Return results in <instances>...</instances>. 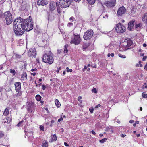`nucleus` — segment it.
I'll use <instances>...</instances> for the list:
<instances>
[{"label":"nucleus","mask_w":147,"mask_h":147,"mask_svg":"<svg viewBox=\"0 0 147 147\" xmlns=\"http://www.w3.org/2000/svg\"><path fill=\"white\" fill-rule=\"evenodd\" d=\"M13 30L20 31L21 28L26 31H29L33 28L32 19H23L20 17L15 19L13 22Z\"/></svg>","instance_id":"1"},{"label":"nucleus","mask_w":147,"mask_h":147,"mask_svg":"<svg viewBox=\"0 0 147 147\" xmlns=\"http://www.w3.org/2000/svg\"><path fill=\"white\" fill-rule=\"evenodd\" d=\"M42 61L43 62L49 64H52L54 61L53 54L51 52L49 51L48 53H45L43 55L42 57Z\"/></svg>","instance_id":"2"},{"label":"nucleus","mask_w":147,"mask_h":147,"mask_svg":"<svg viewBox=\"0 0 147 147\" xmlns=\"http://www.w3.org/2000/svg\"><path fill=\"white\" fill-rule=\"evenodd\" d=\"M4 15L6 20V23L7 25L11 24L13 22V18L12 14L9 11L5 12Z\"/></svg>","instance_id":"3"},{"label":"nucleus","mask_w":147,"mask_h":147,"mask_svg":"<svg viewBox=\"0 0 147 147\" xmlns=\"http://www.w3.org/2000/svg\"><path fill=\"white\" fill-rule=\"evenodd\" d=\"M115 30L117 33H123L125 31L126 28L121 23L117 24L115 26Z\"/></svg>","instance_id":"4"},{"label":"nucleus","mask_w":147,"mask_h":147,"mask_svg":"<svg viewBox=\"0 0 147 147\" xmlns=\"http://www.w3.org/2000/svg\"><path fill=\"white\" fill-rule=\"evenodd\" d=\"M93 35L92 30L90 29L87 30L84 33L83 36L84 38L86 40H88L92 37Z\"/></svg>","instance_id":"5"},{"label":"nucleus","mask_w":147,"mask_h":147,"mask_svg":"<svg viewBox=\"0 0 147 147\" xmlns=\"http://www.w3.org/2000/svg\"><path fill=\"white\" fill-rule=\"evenodd\" d=\"M59 3L62 8H66L68 7L71 4L70 0H59Z\"/></svg>","instance_id":"6"},{"label":"nucleus","mask_w":147,"mask_h":147,"mask_svg":"<svg viewBox=\"0 0 147 147\" xmlns=\"http://www.w3.org/2000/svg\"><path fill=\"white\" fill-rule=\"evenodd\" d=\"M36 105L32 102H29L27 105V110L28 112L32 113L34 112Z\"/></svg>","instance_id":"7"},{"label":"nucleus","mask_w":147,"mask_h":147,"mask_svg":"<svg viewBox=\"0 0 147 147\" xmlns=\"http://www.w3.org/2000/svg\"><path fill=\"white\" fill-rule=\"evenodd\" d=\"M81 41L80 36L78 35L74 34V38L71 41V43H74L75 45H77L80 43Z\"/></svg>","instance_id":"8"},{"label":"nucleus","mask_w":147,"mask_h":147,"mask_svg":"<svg viewBox=\"0 0 147 147\" xmlns=\"http://www.w3.org/2000/svg\"><path fill=\"white\" fill-rule=\"evenodd\" d=\"M116 4V0H110L105 3V5L108 8L114 6Z\"/></svg>","instance_id":"9"},{"label":"nucleus","mask_w":147,"mask_h":147,"mask_svg":"<svg viewBox=\"0 0 147 147\" xmlns=\"http://www.w3.org/2000/svg\"><path fill=\"white\" fill-rule=\"evenodd\" d=\"M126 11V9L123 6L120 7L117 11V15L119 16H122L123 14L125 13Z\"/></svg>","instance_id":"10"},{"label":"nucleus","mask_w":147,"mask_h":147,"mask_svg":"<svg viewBox=\"0 0 147 147\" xmlns=\"http://www.w3.org/2000/svg\"><path fill=\"white\" fill-rule=\"evenodd\" d=\"M28 55L29 56H34L35 57L36 55V49L35 48L30 49L28 52Z\"/></svg>","instance_id":"11"},{"label":"nucleus","mask_w":147,"mask_h":147,"mask_svg":"<svg viewBox=\"0 0 147 147\" xmlns=\"http://www.w3.org/2000/svg\"><path fill=\"white\" fill-rule=\"evenodd\" d=\"M48 3L47 0H38L37 4L38 5L44 6L47 4Z\"/></svg>","instance_id":"12"},{"label":"nucleus","mask_w":147,"mask_h":147,"mask_svg":"<svg viewBox=\"0 0 147 147\" xmlns=\"http://www.w3.org/2000/svg\"><path fill=\"white\" fill-rule=\"evenodd\" d=\"M135 20L130 21L128 24V28L129 30H131L133 28Z\"/></svg>","instance_id":"13"},{"label":"nucleus","mask_w":147,"mask_h":147,"mask_svg":"<svg viewBox=\"0 0 147 147\" xmlns=\"http://www.w3.org/2000/svg\"><path fill=\"white\" fill-rule=\"evenodd\" d=\"M21 83L20 82H16L15 83L14 85L15 87L16 90L17 92H18L21 89Z\"/></svg>","instance_id":"14"},{"label":"nucleus","mask_w":147,"mask_h":147,"mask_svg":"<svg viewBox=\"0 0 147 147\" xmlns=\"http://www.w3.org/2000/svg\"><path fill=\"white\" fill-rule=\"evenodd\" d=\"M50 10L52 11L54 10L56 8L55 4L53 2L50 3L49 5Z\"/></svg>","instance_id":"15"},{"label":"nucleus","mask_w":147,"mask_h":147,"mask_svg":"<svg viewBox=\"0 0 147 147\" xmlns=\"http://www.w3.org/2000/svg\"><path fill=\"white\" fill-rule=\"evenodd\" d=\"M21 30L20 31H16L14 30V32L15 34L17 36H20L22 35L24 32V30L22 28H21Z\"/></svg>","instance_id":"16"},{"label":"nucleus","mask_w":147,"mask_h":147,"mask_svg":"<svg viewBox=\"0 0 147 147\" xmlns=\"http://www.w3.org/2000/svg\"><path fill=\"white\" fill-rule=\"evenodd\" d=\"M142 24L141 23H139L138 24H136L135 28L137 31H140L142 26Z\"/></svg>","instance_id":"17"},{"label":"nucleus","mask_w":147,"mask_h":147,"mask_svg":"<svg viewBox=\"0 0 147 147\" xmlns=\"http://www.w3.org/2000/svg\"><path fill=\"white\" fill-rule=\"evenodd\" d=\"M119 50L120 51H125L126 50L129 49H131V48H129V47H119Z\"/></svg>","instance_id":"18"},{"label":"nucleus","mask_w":147,"mask_h":147,"mask_svg":"<svg viewBox=\"0 0 147 147\" xmlns=\"http://www.w3.org/2000/svg\"><path fill=\"white\" fill-rule=\"evenodd\" d=\"M135 44L133 41L130 40H128L127 42V45L126 46H135Z\"/></svg>","instance_id":"19"},{"label":"nucleus","mask_w":147,"mask_h":147,"mask_svg":"<svg viewBox=\"0 0 147 147\" xmlns=\"http://www.w3.org/2000/svg\"><path fill=\"white\" fill-rule=\"evenodd\" d=\"M21 76L22 78H24L25 79V80H26L27 79V75L26 74V72H23L22 73Z\"/></svg>","instance_id":"20"},{"label":"nucleus","mask_w":147,"mask_h":147,"mask_svg":"<svg viewBox=\"0 0 147 147\" xmlns=\"http://www.w3.org/2000/svg\"><path fill=\"white\" fill-rule=\"evenodd\" d=\"M9 111L8 107H7L5 109L3 113V115H7L9 113Z\"/></svg>","instance_id":"21"},{"label":"nucleus","mask_w":147,"mask_h":147,"mask_svg":"<svg viewBox=\"0 0 147 147\" xmlns=\"http://www.w3.org/2000/svg\"><path fill=\"white\" fill-rule=\"evenodd\" d=\"M55 102L57 107H60L61 104L57 99H56L55 101Z\"/></svg>","instance_id":"22"},{"label":"nucleus","mask_w":147,"mask_h":147,"mask_svg":"<svg viewBox=\"0 0 147 147\" xmlns=\"http://www.w3.org/2000/svg\"><path fill=\"white\" fill-rule=\"evenodd\" d=\"M56 5L57 6V8L58 13H59L60 14L61 13V11H60L61 9H60V7L58 4V3H56Z\"/></svg>","instance_id":"23"},{"label":"nucleus","mask_w":147,"mask_h":147,"mask_svg":"<svg viewBox=\"0 0 147 147\" xmlns=\"http://www.w3.org/2000/svg\"><path fill=\"white\" fill-rule=\"evenodd\" d=\"M42 147H48L47 141H46L45 142H43L42 144Z\"/></svg>","instance_id":"24"},{"label":"nucleus","mask_w":147,"mask_h":147,"mask_svg":"<svg viewBox=\"0 0 147 147\" xmlns=\"http://www.w3.org/2000/svg\"><path fill=\"white\" fill-rule=\"evenodd\" d=\"M13 57L17 58L18 59H20L21 58V56L20 55L14 54V55H13Z\"/></svg>","instance_id":"25"},{"label":"nucleus","mask_w":147,"mask_h":147,"mask_svg":"<svg viewBox=\"0 0 147 147\" xmlns=\"http://www.w3.org/2000/svg\"><path fill=\"white\" fill-rule=\"evenodd\" d=\"M41 97L39 95H37L36 96V98L37 100L38 101H40Z\"/></svg>","instance_id":"26"},{"label":"nucleus","mask_w":147,"mask_h":147,"mask_svg":"<svg viewBox=\"0 0 147 147\" xmlns=\"http://www.w3.org/2000/svg\"><path fill=\"white\" fill-rule=\"evenodd\" d=\"M88 3L90 4H94L95 2V0H87Z\"/></svg>","instance_id":"27"},{"label":"nucleus","mask_w":147,"mask_h":147,"mask_svg":"<svg viewBox=\"0 0 147 147\" xmlns=\"http://www.w3.org/2000/svg\"><path fill=\"white\" fill-rule=\"evenodd\" d=\"M10 72L12 74L13 76H14L16 74V72L14 69H11L10 71Z\"/></svg>","instance_id":"28"},{"label":"nucleus","mask_w":147,"mask_h":147,"mask_svg":"<svg viewBox=\"0 0 147 147\" xmlns=\"http://www.w3.org/2000/svg\"><path fill=\"white\" fill-rule=\"evenodd\" d=\"M142 97L144 98H147V94L145 92L142 93Z\"/></svg>","instance_id":"29"},{"label":"nucleus","mask_w":147,"mask_h":147,"mask_svg":"<svg viewBox=\"0 0 147 147\" xmlns=\"http://www.w3.org/2000/svg\"><path fill=\"white\" fill-rule=\"evenodd\" d=\"M18 92V93L16 94V96L18 97L20 96L21 95L22 93V91H20L19 90Z\"/></svg>","instance_id":"30"},{"label":"nucleus","mask_w":147,"mask_h":147,"mask_svg":"<svg viewBox=\"0 0 147 147\" xmlns=\"http://www.w3.org/2000/svg\"><path fill=\"white\" fill-rule=\"evenodd\" d=\"M107 140V139L106 138H105L102 140H100L99 142L100 143H102L105 142Z\"/></svg>","instance_id":"31"},{"label":"nucleus","mask_w":147,"mask_h":147,"mask_svg":"<svg viewBox=\"0 0 147 147\" xmlns=\"http://www.w3.org/2000/svg\"><path fill=\"white\" fill-rule=\"evenodd\" d=\"M6 120L7 121V123H10L11 120V119L10 117H8L7 118Z\"/></svg>","instance_id":"32"},{"label":"nucleus","mask_w":147,"mask_h":147,"mask_svg":"<svg viewBox=\"0 0 147 147\" xmlns=\"http://www.w3.org/2000/svg\"><path fill=\"white\" fill-rule=\"evenodd\" d=\"M52 139L53 140L56 141L57 140V138L55 135H53L52 137Z\"/></svg>","instance_id":"33"},{"label":"nucleus","mask_w":147,"mask_h":147,"mask_svg":"<svg viewBox=\"0 0 147 147\" xmlns=\"http://www.w3.org/2000/svg\"><path fill=\"white\" fill-rule=\"evenodd\" d=\"M92 92L94 93H97V91L96 90V88H93V89L92 90Z\"/></svg>","instance_id":"34"},{"label":"nucleus","mask_w":147,"mask_h":147,"mask_svg":"<svg viewBox=\"0 0 147 147\" xmlns=\"http://www.w3.org/2000/svg\"><path fill=\"white\" fill-rule=\"evenodd\" d=\"M68 52V49L67 48V47H65L64 50L63 52L64 53H66Z\"/></svg>","instance_id":"35"},{"label":"nucleus","mask_w":147,"mask_h":147,"mask_svg":"<svg viewBox=\"0 0 147 147\" xmlns=\"http://www.w3.org/2000/svg\"><path fill=\"white\" fill-rule=\"evenodd\" d=\"M67 71V72H72V70L71 69H69V68L68 67L66 68Z\"/></svg>","instance_id":"36"},{"label":"nucleus","mask_w":147,"mask_h":147,"mask_svg":"<svg viewBox=\"0 0 147 147\" xmlns=\"http://www.w3.org/2000/svg\"><path fill=\"white\" fill-rule=\"evenodd\" d=\"M63 50L62 49L58 50L57 51V53L58 54H59L61 53H62Z\"/></svg>","instance_id":"37"},{"label":"nucleus","mask_w":147,"mask_h":147,"mask_svg":"<svg viewBox=\"0 0 147 147\" xmlns=\"http://www.w3.org/2000/svg\"><path fill=\"white\" fill-rule=\"evenodd\" d=\"M40 129L41 131H44V126L42 125H40Z\"/></svg>","instance_id":"38"},{"label":"nucleus","mask_w":147,"mask_h":147,"mask_svg":"<svg viewBox=\"0 0 147 147\" xmlns=\"http://www.w3.org/2000/svg\"><path fill=\"white\" fill-rule=\"evenodd\" d=\"M23 122V120L22 121L18 124L17 126L18 127L20 126L21 124Z\"/></svg>","instance_id":"39"},{"label":"nucleus","mask_w":147,"mask_h":147,"mask_svg":"<svg viewBox=\"0 0 147 147\" xmlns=\"http://www.w3.org/2000/svg\"><path fill=\"white\" fill-rule=\"evenodd\" d=\"M89 110L91 113H93L94 111V109L93 108H89Z\"/></svg>","instance_id":"40"},{"label":"nucleus","mask_w":147,"mask_h":147,"mask_svg":"<svg viewBox=\"0 0 147 147\" xmlns=\"http://www.w3.org/2000/svg\"><path fill=\"white\" fill-rule=\"evenodd\" d=\"M73 25V24L72 23H69L67 24V26L68 27H70Z\"/></svg>","instance_id":"41"},{"label":"nucleus","mask_w":147,"mask_h":147,"mask_svg":"<svg viewBox=\"0 0 147 147\" xmlns=\"http://www.w3.org/2000/svg\"><path fill=\"white\" fill-rule=\"evenodd\" d=\"M147 58V56H144L142 59V60L143 61H144Z\"/></svg>","instance_id":"42"},{"label":"nucleus","mask_w":147,"mask_h":147,"mask_svg":"<svg viewBox=\"0 0 147 147\" xmlns=\"http://www.w3.org/2000/svg\"><path fill=\"white\" fill-rule=\"evenodd\" d=\"M74 17H71L70 19H69V20H70L71 21H74Z\"/></svg>","instance_id":"43"},{"label":"nucleus","mask_w":147,"mask_h":147,"mask_svg":"<svg viewBox=\"0 0 147 147\" xmlns=\"http://www.w3.org/2000/svg\"><path fill=\"white\" fill-rule=\"evenodd\" d=\"M3 136V134L0 131V137H1Z\"/></svg>","instance_id":"44"},{"label":"nucleus","mask_w":147,"mask_h":147,"mask_svg":"<svg viewBox=\"0 0 147 147\" xmlns=\"http://www.w3.org/2000/svg\"><path fill=\"white\" fill-rule=\"evenodd\" d=\"M63 120V118L62 117H61L58 120V122H60L61 120Z\"/></svg>","instance_id":"45"},{"label":"nucleus","mask_w":147,"mask_h":147,"mask_svg":"<svg viewBox=\"0 0 147 147\" xmlns=\"http://www.w3.org/2000/svg\"><path fill=\"white\" fill-rule=\"evenodd\" d=\"M126 136V135L125 134H121L120 135V136L122 137H125Z\"/></svg>","instance_id":"46"},{"label":"nucleus","mask_w":147,"mask_h":147,"mask_svg":"<svg viewBox=\"0 0 147 147\" xmlns=\"http://www.w3.org/2000/svg\"><path fill=\"white\" fill-rule=\"evenodd\" d=\"M88 47H83L82 49L83 51H85L86 49Z\"/></svg>","instance_id":"47"},{"label":"nucleus","mask_w":147,"mask_h":147,"mask_svg":"<svg viewBox=\"0 0 147 147\" xmlns=\"http://www.w3.org/2000/svg\"><path fill=\"white\" fill-rule=\"evenodd\" d=\"M100 106H101V105L100 104H98V105H96L95 106V108H98L99 107H100Z\"/></svg>","instance_id":"48"},{"label":"nucleus","mask_w":147,"mask_h":147,"mask_svg":"<svg viewBox=\"0 0 147 147\" xmlns=\"http://www.w3.org/2000/svg\"><path fill=\"white\" fill-rule=\"evenodd\" d=\"M119 57H122V58H125V57H123V56L121 54H119Z\"/></svg>","instance_id":"49"},{"label":"nucleus","mask_w":147,"mask_h":147,"mask_svg":"<svg viewBox=\"0 0 147 147\" xmlns=\"http://www.w3.org/2000/svg\"><path fill=\"white\" fill-rule=\"evenodd\" d=\"M46 89V86L44 85H42V89L43 90H45Z\"/></svg>","instance_id":"50"},{"label":"nucleus","mask_w":147,"mask_h":147,"mask_svg":"<svg viewBox=\"0 0 147 147\" xmlns=\"http://www.w3.org/2000/svg\"><path fill=\"white\" fill-rule=\"evenodd\" d=\"M82 97L79 96L78 98V100L79 101L82 99Z\"/></svg>","instance_id":"51"},{"label":"nucleus","mask_w":147,"mask_h":147,"mask_svg":"<svg viewBox=\"0 0 147 147\" xmlns=\"http://www.w3.org/2000/svg\"><path fill=\"white\" fill-rule=\"evenodd\" d=\"M64 145L66 146H69V145H68L67 143H66V142H64Z\"/></svg>","instance_id":"52"},{"label":"nucleus","mask_w":147,"mask_h":147,"mask_svg":"<svg viewBox=\"0 0 147 147\" xmlns=\"http://www.w3.org/2000/svg\"><path fill=\"white\" fill-rule=\"evenodd\" d=\"M91 132L92 133L94 134V135H95L96 134V133L95 132L93 131V130H92V131H91Z\"/></svg>","instance_id":"53"},{"label":"nucleus","mask_w":147,"mask_h":147,"mask_svg":"<svg viewBox=\"0 0 147 147\" xmlns=\"http://www.w3.org/2000/svg\"><path fill=\"white\" fill-rule=\"evenodd\" d=\"M129 122L130 123H132L134 122V121L133 120H130Z\"/></svg>","instance_id":"54"},{"label":"nucleus","mask_w":147,"mask_h":147,"mask_svg":"<svg viewBox=\"0 0 147 147\" xmlns=\"http://www.w3.org/2000/svg\"><path fill=\"white\" fill-rule=\"evenodd\" d=\"M36 70H37L35 68V69H32L31 70V71L32 72H33V71H36Z\"/></svg>","instance_id":"55"},{"label":"nucleus","mask_w":147,"mask_h":147,"mask_svg":"<svg viewBox=\"0 0 147 147\" xmlns=\"http://www.w3.org/2000/svg\"><path fill=\"white\" fill-rule=\"evenodd\" d=\"M144 69L147 70V63L145 66Z\"/></svg>","instance_id":"56"},{"label":"nucleus","mask_w":147,"mask_h":147,"mask_svg":"<svg viewBox=\"0 0 147 147\" xmlns=\"http://www.w3.org/2000/svg\"><path fill=\"white\" fill-rule=\"evenodd\" d=\"M108 17V15L106 14V15H105V16H103V17L105 18H107Z\"/></svg>","instance_id":"57"},{"label":"nucleus","mask_w":147,"mask_h":147,"mask_svg":"<svg viewBox=\"0 0 147 147\" xmlns=\"http://www.w3.org/2000/svg\"><path fill=\"white\" fill-rule=\"evenodd\" d=\"M31 74V75L34 76L36 75V73L35 72L32 73Z\"/></svg>","instance_id":"58"},{"label":"nucleus","mask_w":147,"mask_h":147,"mask_svg":"<svg viewBox=\"0 0 147 147\" xmlns=\"http://www.w3.org/2000/svg\"><path fill=\"white\" fill-rule=\"evenodd\" d=\"M117 122L118 123H120V121L119 120V119H117Z\"/></svg>","instance_id":"59"},{"label":"nucleus","mask_w":147,"mask_h":147,"mask_svg":"<svg viewBox=\"0 0 147 147\" xmlns=\"http://www.w3.org/2000/svg\"><path fill=\"white\" fill-rule=\"evenodd\" d=\"M0 147H6V146L4 145H0Z\"/></svg>","instance_id":"60"},{"label":"nucleus","mask_w":147,"mask_h":147,"mask_svg":"<svg viewBox=\"0 0 147 147\" xmlns=\"http://www.w3.org/2000/svg\"><path fill=\"white\" fill-rule=\"evenodd\" d=\"M40 102L41 103V105H42V104L44 102V101L42 100H41V101H40Z\"/></svg>","instance_id":"61"},{"label":"nucleus","mask_w":147,"mask_h":147,"mask_svg":"<svg viewBox=\"0 0 147 147\" xmlns=\"http://www.w3.org/2000/svg\"><path fill=\"white\" fill-rule=\"evenodd\" d=\"M60 130H61V131L63 133V128H61Z\"/></svg>","instance_id":"62"},{"label":"nucleus","mask_w":147,"mask_h":147,"mask_svg":"<svg viewBox=\"0 0 147 147\" xmlns=\"http://www.w3.org/2000/svg\"><path fill=\"white\" fill-rule=\"evenodd\" d=\"M3 68V66L2 65H0V69H1Z\"/></svg>","instance_id":"63"},{"label":"nucleus","mask_w":147,"mask_h":147,"mask_svg":"<svg viewBox=\"0 0 147 147\" xmlns=\"http://www.w3.org/2000/svg\"><path fill=\"white\" fill-rule=\"evenodd\" d=\"M111 56H112V57H113L114 56V54L113 53H112L111 54Z\"/></svg>","instance_id":"64"}]
</instances>
